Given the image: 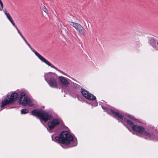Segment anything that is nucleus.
Instances as JSON below:
<instances>
[{
    "label": "nucleus",
    "mask_w": 158,
    "mask_h": 158,
    "mask_svg": "<svg viewBox=\"0 0 158 158\" xmlns=\"http://www.w3.org/2000/svg\"><path fill=\"white\" fill-rule=\"evenodd\" d=\"M69 24L73 27L76 29L77 31L82 26L79 23H74L71 21L69 22Z\"/></svg>",
    "instance_id": "nucleus-13"
},
{
    "label": "nucleus",
    "mask_w": 158,
    "mask_h": 158,
    "mask_svg": "<svg viewBox=\"0 0 158 158\" xmlns=\"http://www.w3.org/2000/svg\"><path fill=\"white\" fill-rule=\"evenodd\" d=\"M77 31L81 35H85L86 33V30L82 26L78 29Z\"/></svg>",
    "instance_id": "nucleus-15"
},
{
    "label": "nucleus",
    "mask_w": 158,
    "mask_h": 158,
    "mask_svg": "<svg viewBox=\"0 0 158 158\" xmlns=\"http://www.w3.org/2000/svg\"><path fill=\"white\" fill-rule=\"evenodd\" d=\"M0 5L1 6V8H2V9H1L2 10V9L3 8V3H2L1 0H0Z\"/></svg>",
    "instance_id": "nucleus-18"
},
{
    "label": "nucleus",
    "mask_w": 158,
    "mask_h": 158,
    "mask_svg": "<svg viewBox=\"0 0 158 158\" xmlns=\"http://www.w3.org/2000/svg\"><path fill=\"white\" fill-rule=\"evenodd\" d=\"M43 10L46 13H47L48 10L45 6H43Z\"/></svg>",
    "instance_id": "nucleus-17"
},
{
    "label": "nucleus",
    "mask_w": 158,
    "mask_h": 158,
    "mask_svg": "<svg viewBox=\"0 0 158 158\" xmlns=\"http://www.w3.org/2000/svg\"><path fill=\"white\" fill-rule=\"evenodd\" d=\"M152 46L153 47H154V46H153V45H152Z\"/></svg>",
    "instance_id": "nucleus-23"
},
{
    "label": "nucleus",
    "mask_w": 158,
    "mask_h": 158,
    "mask_svg": "<svg viewBox=\"0 0 158 158\" xmlns=\"http://www.w3.org/2000/svg\"><path fill=\"white\" fill-rule=\"evenodd\" d=\"M58 79L59 82L61 85L65 87H68L69 86L70 80L68 78L62 76H59Z\"/></svg>",
    "instance_id": "nucleus-10"
},
{
    "label": "nucleus",
    "mask_w": 158,
    "mask_h": 158,
    "mask_svg": "<svg viewBox=\"0 0 158 158\" xmlns=\"http://www.w3.org/2000/svg\"><path fill=\"white\" fill-rule=\"evenodd\" d=\"M81 93L82 96L88 100L93 101L96 99L94 96L85 89H81Z\"/></svg>",
    "instance_id": "nucleus-9"
},
{
    "label": "nucleus",
    "mask_w": 158,
    "mask_h": 158,
    "mask_svg": "<svg viewBox=\"0 0 158 158\" xmlns=\"http://www.w3.org/2000/svg\"><path fill=\"white\" fill-rule=\"evenodd\" d=\"M15 28L16 29L18 32L19 34L21 36V37L23 39L24 41H25V43L27 44L29 48L31 49V51L35 53V54L42 61L45 63L46 64L48 65L49 66H50L52 68L55 69L57 71H58L60 73L62 74H64V73L61 71L59 69H58L57 68H56L55 66H54L53 64H52L49 61L46 60L44 58L43 56L40 55L39 53H38L37 52L35 51L34 49L32 48L31 46L28 44L27 41L24 38V37L20 33L18 29L17 28V27L15 25V26H14Z\"/></svg>",
    "instance_id": "nucleus-3"
},
{
    "label": "nucleus",
    "mask_w": 158,
    "mask_h": 158,
    "mask_svg": "<svg viewBox=\"0 0 158 158\" xmlns=\"http://www.w3.org/2000/svg\"><path fill=\"white\" fill-rule=\"evenodd\" d=\"M18 98L19 95L16 92L12 93L10 98L9 97V95H7L5 98L4 100L2 101L1 107H2L9 104L12 103L14 102L17 100Z\"/></svg>",
    "instance_id": "nucleus-6"
},
{
    "label": "nucleus",
    "mask_w": 158,
    "mask_h": 158,
    "mask_svg": "<svg viewBox=\"0 0 158 158\" xmlns=\"http://www.w3.org/2000/svg\"><path fill=\"white\" fill-rule=\"evenodd\" d=\"M55 76V74L52 73H46L44 76L45 79L51 87L57 88L58 84Z\"/></svg>",
    "instance_id": "nucleus-5"
},
{
    "label": "nucleus",
    "mask_w": 158,
    "mask_h": 158,
    "mask_svg": "<svg viewBox=\"0 0 158 158\" xmlns=\"http://www.w3.org/2000/svg\"><path fill=\"white\" fill-rule=\"evenodd\" d=\"M156 44L158 45V41L157 42Z\"/></svg>",
    "instance_id": "nucleus-21"
},
{
    "label": "nucleus",
    "mask_w": 158,
    "mask_h": 158,
    "mask_svg": "<svg viewBox=\"0 0 158 158\" xmlns=\"http://www.w3.org/2000/svg\"><path fill=\"white\" fill-rule=\"evenodd\" d=\"M28 112V110L27 109H22L21 111V114H25Z\"/></svg>",
    "instance_id": "nucleus-16"
},
{
    "label": "nucleus",
    "mask_w": 158,
    "mask_h": 158,
    "mask_svg": "<svg viewBox=\"0 0 158 158\" xmlns=\"http://www.w3.org/2000/svg\"><path fill=\"white\" fill-rule=\"evenodd\" d=\"M0 10H2L0 8Z\"/></svg>",
    "instance_id": "nucleus-24"
},
{
    "label": "nucleus",
    "mask_w": 158,
    "mask_h": 158,
    "mask_svg": "<svg viewBox=\"0 0 158 158\" xmlns=\"http://www.w3.org/2000/svg\"><path fill=\"white\" fill-rule=\"evenodd\" d=\"M153 135V134L152 132L145 131L144 129L141 137L146 139H150Z\"/></svg>",
    "instance_id": "nucleus-12"
},
{
    "label": "nucleus",
    "mask_w": 158,
    "mask_h": 158,
    "mask_svg": "<svg viewBox=\"0 0 158 158\" xmlns=\"http://www.w3.org/2000/svg\"><path fill=\"white\" fill-rule=\"evenodd\" d=\"M96 106H97L98 105V103H97V102H96Z\"/></svg>",
    "instance_id": "nucleus-20"
},
{
    "label": "nucleus",
    "mask_w": 158,
    "mask_h": 158,
    "mask_svg": "<svg viewBox=\"0 0 158 158\" xmlns=\"http://www.w3.org/2000/svg\"><path fill=\"white\" fill-rule=\"evenodd\" d=\"M31 113L32 115L38 117L40 120L45 123L50 120L52 117L51 114L42 110H33L31 111Z\"/></svg>",
    "instance_id": "nucleus-4"
},
{
    "label": "nucleus",
    "mask_w": 158,
    "mask_h": 158,
    "mask_svg": "<svg viewBox=\"0 0 158 158\" xmlns=\"http://www.w3.org/2000/svg\"><path fill=\"white\" fill-rule=\"evenodd\" d=\"M103 109L107 112L109 114L112 115L113 116L118 119L122 120L123 121L127 122L128 125L131 127L134 125L133 123L130 120H128L126 119L122 114L119 113L114 108L111 107H106L102 106Z\"/></svg>",
    "instance_id": "nucleus-2"
},
{
    "label": "nucleus",
    "mask_w": 158,
    "mask_h": 158,
    "mask_svg": "<svg viewBox=\"0 0 158 158\" xmlns=\"http://www.w3.org/2000/svg\"><path fill=\"white\" fill-rule=\"evenodd\" d=\"M55 141L66 144L71 143L72 146H75L77 144V139H73V136L68 131H63L61 132L59 136L55 137Z\"/></svg>",
    "instance_id": "nucleus-1"
},
{
    "label": "nucleus",
    "mask_w": 158,
    "mask_h": 158,
    "mask_svg": "<svg viewBox=\"0 0 158 158\" xmlns=\"http://www.w3.org/2000/svg\"><path fill=\"white\" fill-rule=\"evenodd\" d=\"M3 11L9 21L11 22L14 26H15V23L10 15L6 12V10L5 9L4 10H3Z\"/></svg>",
    "instance_id": "nucleus-14"
},
{
    "label": "nucleus",
    "mask_w": 158,
    "mask_h": 158,
    "mask_svg": "<svg viewBox=\"0 0 158 158\" xmlns=\"http://www.w3.org/2000/svg\"><path fill=\"white\" fill-rule=\"evenodd\" d=\"M120 122H122H122H123V121H122V120H121V121H120Z\"/></svg>",
    "instance_id": "nucleus-22"
},
{
    "label": "nucleus",
    "mask_w": 158,
    "mask_h": 158,
    "mask_svg": "<svg viewBox=\"0 0 158 158\" xmlns=\"http://www.w3.org/2000/svg\"><path fill=\"white\" fill-rule=\"evenodd\" d=\"M60 120L57 118H53L49 121L47 123L49 129L50 130H52L56 126L60 123Z\"/></svg>",
    "instance_id": "nucleus-8"
},
{
    "label": "nucleus",
    "mask_w": 158,
    "mask_h": 158,
    "mask_svg": "<svg viewBox=\"0 0 158 158\" xmlns=\"http://www.w3.org/2000/svg\"><path fill=\"white\" fill-rule=\"evenodd\" d=\"M144 129L143 127L141 126L135 125L132 126V129L136 132L138 134V135L140 136L142 135Z\"/></svg>",
    "instance_id": "nucleus-11"
},
{
    "label": "nucleus",
    "mask_w": 158,
    "mask_h": 158,
    "mask_svg": "<svg viewBox=\"0 0 158 158\" xmlns=\"http://www.w3.org/2000/svg\"><path fill=\"white\" fill-rule=\"evenodd\" d=\"M19 103L23 106H26L28 105L31 106L32 105L31 99L27 97L24 93L22 92L20 94V98L19 101Z\"/></svg>",
    "instance_id": "nucleus-7"
},
{
    "label": "nucleus",
    "mask_w": 158,
    "mask_h": 158,
    "mask_svg": "<svg viewBox=\"0 0 158 158\" xmlns=\"http://www.w3.org/2000/svg\"><path fill=\"white\" fill-rule=\"evenodd\" d=\"M131 118L133 119H134L135 117L133 116H131Z\"/></svg>",
    "instance_id": "nucleus-19"
}]
</instances>
